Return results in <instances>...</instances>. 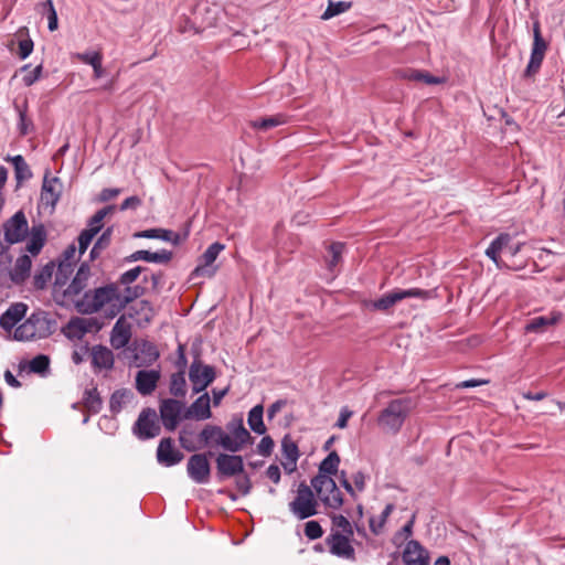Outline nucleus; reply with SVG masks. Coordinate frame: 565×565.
I'll return each instance as SVG.
<instances>
[{
  "mask_svg": "<svg viewBox=\"0 0 565 565\" xmlns=\"http://www.w3.org/2000/svg\"><path fill=\"white\" fill-rule=\"evenodd\" d=\"M225 431L221 426L207 424L199 434L203 446H220L232 454L241 451L246 445L253 443V437L244 427L243 422L227 424Z\"/></svg>",
  "mask_w": 565,
  "mask_h": 565,
  "instance_id": "f257e3e1",
  "label": "nucleus"
},
{
  "mask_svg": "<svg viewBox=\"0 0 565 565\" xmlns=\"http://www.w3.org/2000/svg\"><path fill=\"white\" fill-rule=\"evenodd\" d=\"M142 291L141 287H135L132 296H126L122 301L119 295L118 287L116 285H107L104 287L96 288L94 291L85 292L84 298L77 303L78 311L83 313H95L99 311L105 305L119 303V309L127 302L140 296Z\"/></svg>",
  "mask_w": 565,
  "mask_h": 565,
  "instance_id": "f03ea898",
  "label": "nucleus"
},
{
  "mask_svg": "<svg viewBox=\"0 0 565 565\" xmlns=\"http://www.w3.org/2000/svg\"><path fill=\"white\" fill-rule=\"evenodd\" d=\"M56 321L51 315L43 310L34 311L20 324L13 334L17 341H30L34 339H45L54 333Z\"/></svg>",
  "mask_w": 565,
  "mask_h": 565,
  "instance_id": "7ed1b4c3",
  "label": "nucleus"
},
{
  "mask_svg": "<svg viewBox=\"0 0 565 565\" xmlns=\"http://www.w3.org/2000/svg\"><path fill=\"white\" fill-rule=\"evenodd\" d=\"M413 407L414 402L409 397L393 399L380 413L377 423L383 430L397 434Z\"/></svg>",
  "mask_w": 565,
  "mask_h": 565,
  "instance_id": "20e7f679",
  "label": "nucleus"
},
{
  "mask_svg": "<svg viewBox=\"0 0 565 565\" xmlns=\"http://www.w3.org/2000/svg\"><path fill=\"white\" fill-rule=\"evenodd\" d=\"M311 487L326 508L339 510L343 505V495L332 477L317 475L311 479Z\"/></svg>",
  "mask_w": 565,
  "mask_h": 565,
  "instance_id": "39448f33",
  "label": "nucleus"
},
{
  "mask_svg": "<svg viewBox=\"0 0 565 565\" xmlns=\"http://www.w3.org/2000/svg\"><path fill=\"white\" fill-rule=\"evenodd\" d=\"M436 297V291L425 290L420 288L411 289H394L388 294L383 295L381 298L370 302V307L377 311H387L390 308L395 306L397 302L406 298H419L423 300L431 299Z\"/></svg>",
  "mask_w": 565,
  "mask_h": 565,
  "instance_id": "423d86ee",
  "label": "nucleus"
},
{
  "mask_svg": "<svg viewBox=\"0 0 565 565\" xmlns=\"http://www.w3.org/2000/svg\"><path fill=\"white\" fill-rule=\"evenodd\" d=\"M318 507L319 503L313 490L305 482H301L298 486L295 499L289 502V511L298 520H306L318 513Z\"/></svg>",
  "mask_w": 565,
  "mask_h": 565,
  "instance_id": "0eeeda50",
  "label": "nucleus"
},
{
  "mask_svg": "<svg viewBox=\"0 0 565 565\" xmlns=\"http://www.w3.org/2000/svg\"><path fill=\"white\" fill-rule=\"evenodd\" d=\"M161 427L153 408H143L132 426L134 435L140 440H148L160 435Z\"/></svg>",
  "mask_w": 565,
  "mask_h": 565,
  "instance_id": "6e6552de",
  "label": "nucleus"
},
{
  "mask_svg": "<svg viewBox=\"0 0 565 565\" xmlns=\"http://www.w3.org/2000/svg\"><path fill=\"white\" fill-rule=\"evenodd\" d=\"M115 211L114 205L105 206L98 210L88 221L87 228L83 230L78 235V252L83 255L88 246L90 245L93 238L102 231L104 226V218L111 214Z\"/></svg>",
  "mask_w": 565,
  "mask_h": 565,
  "instance_id": "1a4fd4ad",
  "label": "nucleus"
},
{
  "mask_svg": "<svg viewBox=\"0 0 565 565\" xmlns=\"http://www.w3.org/2000/svg\"><path fill=\"white\" fill-rule=\"evenodd\" d=\"M185 404L177 398H166L160 402L159 413L162 425L168 431L177 429L181 419L183 418V412Z\"/></svg>",
  "mask_w": 565,
  "mask_h": 565,
  "instance_id": "9d476101",
  "label": "nucleus"
},
{
  "mask_svg": "<svg viewBox=\"0 0 565 565\" xmlns=\"http://www.w3.org/2000/svg\"><path fill=\"white\" fill-rule=\"evenodd\" d=\"M189 379L192 383L193 392L200 393L215 380V370L211 365L203 364L200 355L196 354L190 365Z\"/></svg>",
  "mask_w": 565,
  "mask_h": 565,
  "instance_id": "9b49d317",
  "label": "nucleus"
},
{
  "mask_svg": "<svg viewBox=\"0 0 565 565\" xmlns=\"http://www.w3.org/2000/svg\"><path fill=\"white\" fill-rule=\"evenodd\" d=\"M224 248L225 246L218 242L211 244L200 257L198 266L193 269L191 274L192 278L213 277L217 270V267L214 266L213 264Z\"/></svg>",
  "mask_w": 565,
  "mask_h": 565,
  "instance_id": "f8f14e48",
  "label": "nucleus"
},
{
  "mask_svg": "<svg viewBox=\"0 0 565 565\" xmlns=\"http://www.w3.org/2000/svg\"><path fill=\"white\" fill-rule=\"evenodd\" d=\"M353 535L340 534L338 532L330 533L326 539V543L329 547V552L340 558H344L351 562L356 559L355 551L352 545Z\"/></svg>",
  "mask_w": 565,
  "mask_h": 565,
  "instance_id": "ddd939ff",
  "label": "nucleus"
},
{
  "mask_svg": "<svg viewBox=\"0 0 565 565\" xmlns=\"http://www.w3.org/2000/svg\"><path fill=\"white\" fill-rule=\"evenodd\" d=\"M29 231L28 221L22 211H18L3 225L4 239L9 244L22 242Z\"/></svg>",
  "mask_w": 565,
  "mask_h": 565,
  "instance_id": "4468645a",
  "label": "nucleus"
},
{
  "mask_svg": "<svg viewBox=\"0 0 565 565\" xmlns=\"http://www.w3.org/2000/svg\"><path fill=\"white\" fill-rule=\"evenodd\" d=\"M189 477L199 484H204L209 481L211 475V466L206 454L192 455L186 465Z\"/></svg>",
  "mask_w": 565,
  "mask_h": 565,
  "instance_id": "2eb2a0df",
  "label": "nucleus"
},
{
  "mask_svg": "<svg viewBox=\"0 0 565 565\" xmlns=\"http://www.w3.org/2000/svg\"><path fill=\"white\" fill-rule=\"evenodd\" d=\"M215 461L220 478L233 477L244 471V461L242 456L234 454H220Z\"/></svg>",
  "mask_w": 565,
  "mask_h": 565,
  "instance_id": "dca6fc26",
  "label": "nucleus"
},
{
  "mask_svg": "<svg viewBox=\"0 0 565 565\" xmlns=\"http://www.w3.org/2000/svg\"><path fill=\"white\" fill-rule=\"evenodd\" d=\"M183 454L174 447L171 437L162 438L157 448V461L164 467H172L181 462Z\"/></svg>",
  "mask_w": 565,
  "mask_h": 565,
  "instance_id": "f3484780",
  "label": "nucleus"
},
{
  "mask_svg": "<svg viewBox=\"0 0 565 565\" xmlns=\"http://www.w3.org/2000/svg\"><path fill=\"white\" fill-rule=\"evenodd\" d=\"M212 417L211 398L209 393L199 396L183 414L184 419L205 420Z\"/></svg>",
  "mask_w": 565,
  "mask_h": 565,
  "instance_id": "a211bd4d",
  "label": "nucleus"
},
{
  "mask_svg": "<svg viewBox=\"0 0 565 565\" xmlns=\"http://www.w3.org/2000/svg\"><path fill=\"white\" fill-rule=\"evenodd\" d=\"M160 376V370H140L136 374L137 391L143 396L150 395L156 390Z\"/></svg>",
  "mask_w": 565,
  "mask_h": 565,
  "instance_id": "6ab92c4d",
  "label": "nucleus"
},
{
  "mask_svg": "<svg viewBox=\"0 0 565 565\" xmlns=\"http://www.w3.org/2000/svg\"><path fill=\"white\" fill-rule=\"evenodd\" d=\"M61 196V183L58 178L44 177L42 190H41V202L42 204L55 207Z\"/></svg>",
  "mask_w": 565,
  "mask_h": 565,
  "instance_id": "aec40b11",
  "label": "nucleus"
},
{
  "mask_svg": "<svg viewBox=\"0 0 565 565\" xmlns=\"http://www.w3.org/2000/svg\"><path fill=\"white\" fill-rule=\"evenodd\" d=\"M28 311V306L23 302L12 303L0 317V327L6 331L12 330L20 322Z\"/></svg>",
  "mask_w": 565,
  "mask_h": 565,
  "instance_id": "412c9836",
  "label": "nucleus"
},
{
  "mask_svg": "<svg viewBox=\"0 0 565 565\" xmlns=\"http://www.w3.org/2000/svg\"><path fill=\"white\" fill-rule=\"evenodd\" d=\"M403 562L405 565H428V555L419 542L412 540L404 548Z\"/></svg>",
  "mask_w": 565,
  "mask_h": 565,
  "instance_id": "4be33fe9",
  "label": "nucleus"
},
{
  "mask_svg": "<svg viewBox=\"0 0 565 565\" xmlns=\"http://www.w3.org/2000/svg\"><path fill=\"white\" fill-rule=\"evenodd\" d=\"M511 235L508 233H501L497 236L489 247L486 249V255L495 264L498 268H502L503 262L500 258V254L504 252L511 243Z\"/></svg>",
  "mask_w": 565,
  "mask_h": 565,
  "instance_id": "5701e85b",
  "label": "nucleus"
},
{
  "mask_svg": "<svg viewBox=\"0 0 565 565\" xmlns=\"http://www.w3.org/2000/svg\"><path fill=\"white\" fill-rule=\"evenodd\" d=\"M131 338V329L128 323L124 321V318H119L113 327L110 333V344L115 349L125 348Z\"/></svg>",
  "mask_w": 565,
  "mask_h": 565,
  "instance_id": "b1692460",
  "label": "nucleus"
},
{
  "mask_svg": "<svg viewBox=\"0 0 565 565\" xmlns=\"http://www.w3.org/2000/svg\"><path fill=\"white\" fill-rule=\"evenodd\" d=\"M172 252L161 249L159 252L137 250L132 253L127 259L129 262L143 260L156 264H168L172 259Z\"/></svg>",
  "mask_w": 565,
  "mask_h": 565,
  "instance_id": "393cba45",
  "label": "nucleus"
},
{
  "mask_svg": "<svg viewBox=\"0 0 565 565\" xmlns=\"http://www.w3.org/2000/svg\"><path fill=\"white\" fill-rule=\"evenodd\" d=\"M341 486L345 489V491L353 498H356V491L363 492L366 487V476L363 471H356L352 475L353 484L349 481L345 471L340 472L339 477Z\"/></svg>",
  "mask_w": 565,
  "mask_h": 565,
  "instance_id": "a878e982",
  "label": "nucleus"
},
{
  "mask_svg": "<svg viewBox=\"0 0 565 565\" xmlns=\"http://www.w3.org/2000/svg\"><path fill=\"white\" fill-rule=\"evenodd\" d=\"M90 276V268L88 264L83 263L71 284L67 286L65 294L67 296L79 295L87 286L88 278Z\"/></svg>",
  "mask_w": 565,
  "mask_h": 565,
  "instance_id": "bb28decb",
  "label": "nucleus"
},
{
  "mask_svg": "<svg viewBox=\"0 0 565 565\" xmlns=\"http://www.w3.org/2000/svg\"><path fill=\"white\" fill-rule=\"evenodd\" d=\"M135 237L139 238H157L164 242H170L173 245H179L181 239L178 233H174L171 230L166 228H149L145 231H140L134 234Z\"/></svg>",
  "mask_w": 565,
  "mask_h": 565,
  "instance_id": "cd10ccee",
  "label": "nucleus"
},
{
  "mask_svg": "<svg viewBox=\"0 0 565 565\" xmlns=\"http://www.w3.org/2000/svg\"><path fill=\"white\" fill-rule=\"evenodd\" d=\"M92 364L96 369L109 370L114 366V354L104 345H95L92 349Z\"/></svg>",
  "mask_w": 565,
  "mask_h": 565,
  "instance_id": "c85d7f7f",
  "label": "nucleus"
},
{
  "mask_svg": "<svg viewBox=\"0 0 565 565\" xmlns=\"http://www.w3.org/2000/svg\"><path fill=\"white\" fill-rule=\"evenodd\" d=\"M396 76L402 79L412 82H424L429 85L439 84L441 79L433 76L427 72L415 70V68H403L396 72Z\"/></svg>",
  "mask_w": 565,
  "mask_h": 565,
  "instance_id": "c756f323",
  "label": "nucleus"
},
{
  "mask_svg": "<svg viewBox=\"0 0 565 565\" xmlns=\"http://www.w3.org/2000/svg\"><path fill=\"white\" fill-rule=\"evenodd\" d=\"M32 260L28 255L18 257L13 268L10 271V278L15 284L23 282L30 275Z\"/></svg>",
  "mask_w": 565,
  "mask_h": 565,
  "instance_id": "7c9ffc66",
  "label": "nucleus"
},
{
  "mask_svg": "<svg viewBox=\"0 0 565 565\" xmlns=\"http://www.w3.org/2000/svg\"><path fill=\"white\" fill-rule=\"evenodd\" d=\"M46 241V232L42 224L34 225L31 228V236L26 243L25 249L32 254L38 255Z\"/></svg>",
  "mask_w": 565,
  "mask_h": 565,
  "instance_id": "2f4dec72",
  "label": "nucleus"
},
{
  "mask_svg": "<svg viewBox=\"0 0 565 565\" xmlns=\"http://www.w3.org/2000/svg\"><path fill=\"white\" fill-rule=\"evenodd\" d=\"M159 358V352L150 342H145L140 347L138 353L135 355V363L136 366H148L151 365L153 362H156Z\"/></svg>",
  "mask_w": 565,
  "mask_h": 565,
  "instance_id": "473e14b6",
  "label": "nucleus"
},
{
  "mask_svg": "<svg viewBox=\"0 0 565 565\" xmlns=\"http://www.w3.org/2000/svg\"><path fill=\"white\" fill-rule=\"evenodd\" d=\"M74 57L81 61L82 63L90 65L94 70L95 78H100L104 76V68L102 65L103 55L100 52L76 53Z\"/></svg>",
  "mask_w": 565,
  "mask_h": 565,
  "instance_id": "72a5a7b5",
  "label": "nucleus"
},
{
  "mask_svg": "<svg viewBox=\"0 0 565 565\" xmlns=\"http://www.w3.org/2000/svg\"><path fill=\"white\" fill-rule=\"evenodd\" d=\"M344 248L345 245L341 242H334L329 245L326 263L328 270L331 273H334L335 268L341 263Z\"/></svg>",
  "mask_w": 565,
  "mask_h": 565,
  "instance_id": "f704fd0d",
  "label": "nucleus"
},
{
  "mask_svg": "<svg viewBox=\"0 0 565 565\" xmlns=\"http://www.w3.org/2000/svg\"><path fill=\"white\" fill-rule=\"evenodd\" d=\"M263 415L264 407L260 404L255 405L248 413L247 423L250 429L258 435H264L266 433Z\"/></svg>",
  "mask_w": 565,
  "mask_h": 565,
  "instance_id": "c9c22d12",
  "label": "nucleus"
},
{
  "mask_svg": "<svg viewBox=\"0 0 565 565\" xmlns=\"http://www.w3.org/2000/svg\"><path fill=\"white\" fill-rule=\"evenodd\" d=\"M83 405L92 414H97L103 407V399L97 387L87 388L84 392Z\"/></svg>",
  "mask_w": 565,
  "mask_h": 565,
  "instance_id": "e433bc0d",
  "label": "nucleus"
},
{
  "mask_svg": "<svg viewBox=\"0 0 565 565\" xmlns=\"http://www.w3.org/2000/svg\"><path fill=\"white\" fill-rule=\"evenodd\" d=\"M169 392L177 398H183L186 395L185 371H178L170 377Z\"/></svg>",
  "mask_w": 565,
  "mask_h": 565,
  "instance_id": "4c0bfd02",
  "label": "nucleus"
},
{
  "mask_svg": "<svg viewBox=\"0 0 565 565\" xmlns=\"http://www.w3.org/2000/svg\"><path fill=\"white\" fill-rule=\"evenodd\" d=\"M134 397V394L129 390H117L115 391L109 401L110 412L116 415L118 414L122 407L128 404Z\"/></svg>",
  "mask_w": 565,
  "mask_h": 565,
  "instance_id": "58836bf2",
  "label": "nucleus"
},
{
  "mask_svg": "<svg viewBox=\"0 0 565 565\" xmlns=\"http://www.w3.org/2000/svg\"><path fill=\"white\" fill-rule=\"evenodd\" d=\"M15 110L19 115V124L18 129L21 136H26L33 131L34 125L33 121L26 116L28 111V103L24 102L23 105H14Z\"/></svg>",
  "mask_w": 565,
  "mask_h": 565,
  "instance_id": "ea45409f",
  "label": "nucleus"
},
{
  "mask_svg": "<svg viewBox=\"0 0 565 565\" xmlns=\"http://www.w3.org/2000/svg\"><path fill=\"white\" fill-rule=\"evenodd\" d=\"M557 320V317H534L526 323L525 331L533 333L543 332L547 327L555 324Z\"/></svg>",
  "mask_w": 565,
  "mask_h": 565,
  "instance_id": "a19ab883",
  "label": "nucleus"
},
{
  "mask_svg": "<svg viewBox=\"0 0 565 565\" xmlns=\"http://www.w3.org/2000/svg\"><path fill=\"white\" fill-rule=\"evenodd\" d=\"M18 184L32 178V171L21 154L11 158Z\"/></svg>",
  "mask_w": 565,
  "mask_h": 565,
  "instance_id": "79ce46f5",
  "label": "nucleus"
},
{
  "mask_svg": "<svg viewBox=\"0 0 565 565\" xmlns=\"http://www.w3.org/2000/svg\"><path fill=\"white\" fill-rule=\"evenodd\" d=\"M330 519L332 522V527H331L330 533L338 532L340 534L354 535L353 525L348 520V518H345L342 514H332V515H330Z\"/></svg>",
  "mask_w": 565,
  "mask_h": 565,
  "instance_id": "37998d69",
  "label": "nucleus"
},
{
  "mask_svg": "<svg viewBox=\"0 0 565 565\" xmlns=\"http://www.w3.org/2000/svg\"><path fill=\"white\" fill-rule=\"evenodd\" d=\"M340 457L337 451H331L320 463L319 473L331 477L338 472Z\"/></svg>",
  "mask_w": 565,
  "mask_h": 565,
  "instance_id": "c03bdc74",
  "label": "nucleus"
},
{
  "mask_svg": "<svg viewBox=\"0 0 565 565\" xmlns=\"http://www.w3.org/2000/svg\"><path fill=\"white\" fill-rule=\"evenodd\" d=\"M54 271V264L47 263L33 277V286L35 289L42 290L47 286Z\"/></svg>",
  "mask_w": 565,
  "mask_h": 565,
  "instance_id": "a18cd8bd",
  "label": "nucleus"
},
{
  "mask_svg": "<svg viewBox=\"0 0 565 565\" xmlns=\"http://www.w3.org/2000/svg\"><path fill=\"white\" fill-rule=\"evenodd\" d=\"M351 8V2L345 1H329V4L326 9V11L322 13L321 19L322 20H329L335 15H339L345 11H348Z\"/></svg>",
  "mask_w": 565,
  "mask_h": 565,
  "instance_id": "49530a36",
  "label": "nucleus"
},
{
  "mask_svg": "<svg viewBox=\"0 0 565 565\" xmlns=\"http://www.w3.org/2000/svg\"><path fill=\"white\" fill-rule=\"evenodd\" d=\"M546 50L547 43L545 42L541 34L540 22L535 21L533 23V45L531 52H533L534 54L545 55Z\"/></svg>",
  "mask_w": 565,
  "mask_h": 565,
  "instance_id": "de8ad7c7",
  "label": "nucleus"
},
{
  "mask_svg": "<svg viewBox=\"0 0 565 565\" xmlns=\"http://www.w3.org/2000/svg\"><path fill=\"white\" fill-rule=\"evenodd\" d=\"M82 323V317L72 318L64 329L65 335L70 339H82L85 335Z\"/></svg>",
  "mask_w": 565,
  "mask_h": 565,
  "instance_id": "09e8293b",
  "label": "nucleus"
},
{
  "mask_svg": "<svg viewBox=\"0 0 565 565\" xmlns=\"http://www.w3.org/2000/svg\"><path fill=\"white\" fill-rule=\"evenodd\" d=\"M284 122H285V117L282 115H276V116L254 120L252 122V126L256 129L268 130L273 127L282 125Z\"/></svg>",
  "mask_w": 565,
  "mask_h": 565,
  "instance_id": "8fccbe9b",
  "label": "nucleus"
},
{
  "mask_svg": "<svg viewBox=\"0 0 565 565\" xmlns=\"http://www.w3.org/2000/svg\"><path fill=\"white\" fill-rule=\"evenodd\" d=\"M50 367V359L47 355L39 354L29 363V370L32 373L44 374Z\"/></svg>",
  "mask_w": 565,
  "mask_h": 565,
  "instance_id": "3c124183",
  "label": "nucleus"
},
{
  "mask_svg": "<svg viewBox=\"0 0 565 565\" xmlns=\"http://www.w3.org/2000/svg\"><path fill=\"white\" fill-rule=\"evenodd\" d=\"M281 447L285 457L290 461V465L292 466V468H290L291 471L295 468L299 457L298 447L294 441L287 438H284Z\"/></svg>",
  "mask_w": 565,
  "mask_h": 565,
  "instance_id": "603ef678",
  "label": "nucleus"
},
{
  "mask_svg": "<svg viewBox=\"0 0 565 565\" xmlns=\"http://www.w3.org/2000/svg\"><path fill=\"white\" fill-rule=\"evenodd\" d=\"M40 7L47 8V21H49V30L55 31L58 28L57 13L53 6L52 0H46L40 3Z\"/></svg>",
  "mask_w": 565,
  "mask_h": 565,
  "instance_id": "864d4df0",
  "label": "nucleus"
},
{
  "mask_svg": "<svg viewBox=\"0 0 565 565\" xmlns=\"http://www.w3.org/2000/svg\"><path fill=\"white\" fill-rule=\"evenodd\" d=\"M303 532L309 540H317L323 535V530L318 521H308Z\"/></svg>",
  "mask_w": 565,
  "mask_h": 565,
  "instance_id": "5fc2aeb1",
  "label": "nucleus"
},
{
  "mask_svg": "<svg viewBox=\"0 0 565 565\" xmlns=\"http://www.w3.org/2000/svg\"><path fill=\"white\" fill-rule=\"evenodd\" d=\"M543 58H544V55L534 54L533 52H531L530 62L525 70V75L531 76V75L535 74L540 70Z\"/></svg>",
  "mask_w": 565,
  "mask_h": 565,
  "instance_id": "6e6d98bb",
  "label": "nucleus"
},
{
  "mask_svg": "<svg viewBox=\"0 0 565 565\" xmlns=\"http://www.w3.org/2000/svg\"><path fill=\"white\" fill-rule=\"evenodd\" d=\"M136 308H137V312L138 313H141L143 319L149 322L153 315H154V311H153V308L151 306V303L148 301V300H141L139 301L137 305H136Z\"/></svg>",
  "mask_w": 565,
  "mask_h": 565,
  "instance_id": "4d7b16f0",
  "label": "nucleus"
},
{
  "mask_svg": "<svg viewBox=\"0 0 565 565\" xmlns=\"http://www.w3.org/2000/svg\"><path fill=\"white\" fill-rule=\"evenodd\" d=\"M274 446L275 444L271 437L264 436L257 446V451L259 455L267 457L273 452Z\"/></svg>",
  "mask_w": 565,
  "mask_h": 565,
  "instance_id": "13d9d810",
  "label": "nucleus"
},
{
  "mask_svg": "<svg viewBox=\"0 0 565 565\" xmlns=\"http://www.w3.org/2000/svg\"><path fill=\"white\" fill-rule=\"evenodd\" d=\"M143 270H145L143 267L137 266L135 268H131V269L125 271L120 276V282L124 285H129V284L134 282Z\"/></svg>",
  "mask_w": 565,
  "mask_h": 565,
  "instance_id": "bf43d9fd",
  "label": "nucleus"
},
{
  "mask_svg": "<svg viewBox=\"0 0 565 565\" xmlns=\"http://www.w3.org/2000/svg\"><path fill=\"white\" fill-rule=\"evenodd\" d=\"M33 41L30 38L23 39L19 42V57L25 60L33 51Z\"/></svg>",
  "mask_w": 565,
  "mask_h": 565,
  "instance_id": "052dcab7",
  "label": "nucleus"
},
{
  "mask_svg": "<svg viewBox=\"0 0 565 565\" xmlns=\"http://www.w3.org/2000/svg\"><path fill=\"white\" fill-rule=\"evenodd\" d=\"M43 71V65L40 64L35 66L28 75L23 77V83L25 86H32L36 81L40 79Z\"/></svg>",
  "mask_w": 565,
  "mask_h": 565,
  "instance_id": "680f3d73",
  "label": "nucleus"
},
{
  "mask_svg": "<svg viewBox=\"0 0 565 565\" xmlns=\"http://www.w3.org/2000/svg\"><path fill=\"white\" fill-rule=\"evenodd\" d=\"M111 235H113V227L110 226V227H107L102 233V235L97 238V241L95 242L97 247L102 248L103 250H105L110 245Z\"/></svg>",
  "mask_w": 565,
  "mask_h": 565,
  "instance_id": "e2e57ef3",
  "label": "nucleus"
},
{
  "mask_svg": "<svg viewBox=\"0 0 565 565\" xmlns=\"http://www.w3.org/2000/svg\"><path fill=\"white\" fill-rule=\"evenodd\" d=\"M191 433H189L185 428H183L180 434H179V441L182 446V448H184L185 450L188 451H195L199 447H196L188 437V435H190Z\"/></svg>",
  "mask_w": 565,
  "mask_h": 565,
  "instance_id": "0e129e2a",
  "label": "nucleus"
},
{
  "mask_svg": "<svg viewBox=\"0 0 565 565\" xmlns=\"http://www.w3.org/2000/svg\"><path fill=\"white\" fill-rule=\"evenodd\" d=\"M82 322L83 331L85 334L88 332L98 331L100 329V326L95 318H82Z\"/></svg>",
  "mask_w": 565,
  "mask_h": 565,
  "instance_id": "69168bd1",
  "label": "nucleus"
},
{
  "mask_svg": "<svg viewBox=\"0 0 565 565\" xmlns=\"http://www.w3.org/2000/svg\"><path fill=\"white\" fill-rule=\"evenodd\" d=\"M236 487L243 495H247L252 489V482L248 476H244L236 481Z\"/></svg>",
  "mask_w": 565,
  "mask_h": 565,
  "instance_id": "338daca9",
  "label": "nucleus"
},
{
  "mask_svg": "<svg viewBox=\"0 0 565 565\" xmlns=\"http://www.w3.org/2000/svg\"><path fill=\"white\" fill-rule=\"evenodd\" d=\"M141 205V200L137 195H132L124 200V202L120 204V210L126 211L128 209H137Z\"/></svg>",
  "mask_w": 565,
  "mask_h": 565,
  "instance_id": "774afa93",
  "label": "nucleus"
}]
</instances>
